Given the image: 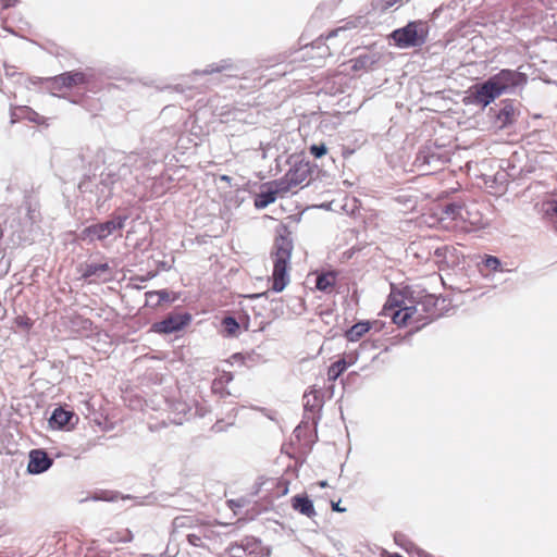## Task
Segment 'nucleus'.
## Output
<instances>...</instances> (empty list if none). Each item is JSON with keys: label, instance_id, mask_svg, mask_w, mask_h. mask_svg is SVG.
<instances>
[{"label": "nucleus", "instance_id": "nucleus-1", "mask_svg": "<svg viewBox=\"0 0 557 557\" xmlns=\"http://www.w3.org/2000/svg\"><path fill=\"white\" fill-rule=\"evenodd\" d=\"M380 314L389 317L398 327H411L416 331L431 321L424 304H413L401 290L391 292Z\"/></svg>", "mask_w": 557, "mask_h": 557}, {"label": "nucleus", "instance_id": "nucleus-2", "mask_svg": "<svg viewBox=\"0 0 557 557\" xmlns=\"http://www.w3.org/2000/svg\"><path fill=\"white\" fill-rule=\"evenodd\" d=\"M294 249L292 232L288 226L280 225L270 252L273 270L271 275V288L281 293L290 282V258Z\"/></svg>", "mask_w": 557, "mask_h": 557}, {"label": "nucleus", "instance_id": "nucleus-3", "mask_svg": "<svg viewBox=\"0 0 557 557\" xmlns=\"http://www.w3.org/2000/svg\"><path fill=\"white\" fill-rule=\"evenodd\" d=\"M391 37L399 48L418 47L426 41L428 29L422 21H413L403 28L395 29Z\"/></svg>", "mask_w": 557, "mask_h": 557}, {"label": "nucleus", "instance_id": "nucleus-4", "mask_svg": "<svg viewBox=\"0 0 557 557\" xmlns=\"http://www.w3.org/2000/svg\"><path fill=\"white\" fill-rule=\"evenodd\" d=\"M48 88L53 92H65L85 85L87 83L86 74L82 71L65 72L54 77L46 78Z\"/></svg>", "mask_w": 557, "mask_h": 557}, {"label": "nucleus", "instance_id": "nucleus-5", "mask_svg": "<svg viewBox=\"0 0 557 557\" xmlns=\"http://www.w3.org/2000/svg\"><path fill=\"white\" fill-rule=\"evenodd\" d=\"M488 79L495 87V90L500 96L504 92H506L509 88L525 85L528 82V76L527 74L515 70L503 69Z\"/></svg>", "mask_w": 557, "mask_h": 557}, {"label": "nucleus", "instance_id": "nucleus-6", "mask_svg": "<svg viewBox=\"0 0 557 557\" xmlns=\"http://www.w3.org/2000/svg\"><path fill=\"white\" fill-rule=\"evenodd\" d=\"M190 313L173 311L169 313L163 320L153 323L151 331L159 334H171L183 330L190 323Z\"/></svg>", "mask_w": 557, "mask_h": 557}, {"label": "nucleus", "instance_id": "nucleus-7", "mask_svg": "<svg viewBox=\"0 0 557 557\" xmlns=\"http://www.w3.org/2000/svg\"><path fill=\"white\" fill-rule=\"evenodd\" d=\"M126 216H116L103 223L90 225L83 230L82 238H90L102 240L110 236L114 231L122 230L124 227Z\"/></svg>", "mask_w": 557, "mask_h": 557}, {"label": "nucleus", "instance_id": "nucleus-8", "mask_svg": "<svg viewBox=\"0 0 557 557\" xmlns=\"http://www.w3.org/2000/svg\"><path fill=\"white\" fill-rule=\"evenodd\" d=\"M469 211L461 203H449L443 210L442 220H450L454 222V227L466 230L469 225H474L476 222L470 220Z\"/></svg>", "mask_w": 557, "mask_h": 557}, {"label": "nucleus", "instance_id": "nucleus-9", "mask_svg": "<svg viewBox=\"0 0 557 557\" xmlns=\"http://www.w3.org/2000/svg\"><path fill=\"white\" fill-rule=\"evenodd\" d=\"M308 175L309 171L305 166L298 165L289 169L286 174L280 180H276V182L277 185L281 186V190L287 194L293 188L304 184L307 181Z\"/></svg>", "mask_w": 557, "mask_h": 557}, {"label": "nucleus", "instance_id": "nucleus-10", "mask_svg": "<svg viewBox=\"0 0 557 557\" xmlns=\"http://www.w3.org/2000/svg\"><path fill=\"white\" fill-rule=\"evenodd\" d=\"M471 97H472L473 103L482 106V107H487L496 98H498L499 95L495 90V87L490 82V79H487L483 84L474 85L471 88Z\"/></svg>", "mask_w": 557, "mask_h": 557}, {"label": "nucleus", "instance_id": "nucleus-11", "mask_svg": "<svg viewBox=\"0 0 557 557\" xmlns=\"http://www.w3.org/2000/svg\"><path fill=\"white\" fill-rule=\"evenodd\" d=\"M263 187H265L267 190H261L253 199V205L257 209H264L269 205L275 202L277 196L285 195V193L281 190V186L277 185L276 181L267 183Z\"/></svg>", "mask_w": 557, "mask_h": 557}, {"label": "nucleus", "instance_id": "nucleus-12", "mask_svg": "<svg viewBox=\"0 0 557 557\" xmlns=\"http://www.w3.org/2000/svg\"><path fill=\"white\" fill-rule=\"evenodd\" d=\"M358 352L351 351L344 354L337 361L333 362L327 369V380L335 382L348 367L355 364L358 360Z\"/></svg>", "mask_w": 557, "mask_h": 557}, {"label": "nucleus", "instance_id": "nucleus-13", "mask_svg": "<svg viewBox=\"0 0 557 557\" xmlns=\"http://www.w3.org/2000/svg\"><path fill=\"white\" fill-rule=\"evenodd\" d=\"M52 465V460L48 454L41 449H34L29 454V462L27 469L30 473L38 474L48 470Z\"/></svg>", "mask_w": 557, "mask_h": 557}, {"label": "nucleus", "instance_id": "nucleus-14", "mask_svg": "<svg viewBox=\"0 0 557 557\" xmlns=\"http://www.w3.org/2000/svg\"><path fill=\"white\" fill-rule=\"evenodd\" d=\"M243 552L255 557H269L271 549L264 546L261 541L253 536H246L239 542Z\"/></svg>", "mask_w": 557, "mask_h": 557}, {"label": "nucleus", "instance_id": "nucleus-15", "mask_svg": "<svg viewBox=\"0 0 557 557\" xmlns=\"http://www.w3.org/2000/svg\"><path fill=\"white\" fill-rule=\"evenodd\" d=\"M290 505L295 511L308 518H313L317 515L313 503L307 495H295Z\"/></svg>", "mask_w": 557, "mask_h": 557}, {"label": "nucleus", "instance_id": "nucleus-16", "mask_svg": "<svg viewBox=\"0 0 557 557\" xmlns=\"http://www.w3.org/2000/svg\"><path fill=\"white\" fill-rule=\"evenodd\" d=\"M433 246L429 240L421 239L417 242H412L409 246V251L416 257L420 262H426L432 257Z\"/></svg>", "mask_w": 557, "mask_h": 557}, {"label": "nucleus", "instance_id": "nucleus-17", "mask_svg": "<svg viewBox=\"0 0 557 557\" xmlns=\"http://www.w3.org/2000/svg\"><path fill=\"white\" fill-rule=\"evenodd\" d=\"M517 111L510 100L503 102V108L499 110L496 121L500 128L511 125L516 121Z\"/></svg>", "mask_w": 557, "mask_h": 557}, {"label": "nucleus", "instance_id": "nucleus-18", "mask_svg": "<svg viewBox=\"0 0 557 557\" xmlns=\"http://www.w3.org/2000/svg\"><path fill=\"white\" fill-rule=\"evenodd\" d=\"M12 123H15L14 116L18 119H26L37 125H48L47 120L45 116L37 113L35 110H33L29 107H18L15 109V111L12 113Z\"/></svg>", "mask_w": 557, "mask_h": 557}, {"label": "nucleus", "instance_id": "nucleus-19", "mask_svg": "<svg viewBox=\"0 0 557 557\" xmlns=\"http://www.w3.org/2000/svg\"><path fill=\"white\" fill-rule=\"evenodd\" d=\"M74 412L63 407L55 408L50 418V424L58 429L64 428L71 423Z\"/></svg>", "mask_w": 557, "mask_h": 557}, {"label": "nucleus", "instance_id": "nucleus-20", "mask_svg": "<svg viewBox=\"0 0 557 557\" xmlns=\"http://www.w3.org/2000/svg\"><path fill=\"white\" fill-rule=\"evenodd\" d=\"M371 329H372L371 322H369V321L358 322L345 332V337L349 342H358Z\"/></svg>", "mask_w": 557, "mask_h": 557}, {"label": "nucleus", "instance_id": "nucleus-21", "mask_svg": "<svg viewBox=\"0 0 557 557\" xmlns=\"http://www.w3.org/2000/svg\"><path fill=\"white\" fill-rule=\"evenodd\" d=\"M336 277L337 275L334 271L325 272L318 275L315 281L317 289L324 293H331L336 284Z\"/></svg>", "mask_w": 557, "mask_h": 557}, {"label": "nucleus", "instance_id": "nucleus-22", "mask_svg": "<svg viewBox=\"0 0 557 557\" xmlns=\"http://www.w3.org/2000/svg\"><path fill=\"white\" fill-rule=\"evenodd\" d=\"M200 524V520L195 516L182 515L174 518L172 528L174 532L185 529H191Z\"/></svg>", "mask_w": 557, "mask_h": 557}, {"label": "nucleus", "instance_id": "nucleus-23", "mask_svg": "<svg viewBox=\"0 0 557 557\" xmlns=\"http://www.w3.org/2000/svg\"><path fill=\"white\" fill-rule=\"evenodd\" d=\"M232 381L233 374L231 372H222L212 382L213 393L220 394L221 396L230 395V392L226 391V385L230 384Z\"/></svg>", "mask_w": 557, "mask_h": 557}, {"label": "nucleus", "instance_id": "nucleus-24", "mask_svg": "<svg viewBox=\"0 0 557 557\" xmlns=\"http://www.w3.org/2000/svg\"><path fill=\"white\" fill-rule=\"evenodd\" d=\"M376 62V58L371 54H361L349 61L352 72L367 71Z\"/></svg>", "mask_w": 557, "mask_h": 557}, {"label": "nucleus", "instance_id": "nucleus-25", "mask_svg": "<svg viewBox=\"0 0 557 557\" xmlns=\"http://www.w3.org/2000/svg\"><path fill=\"white\" fill-rule=\"evenodd\" d=\"M222 325L228 336H235L239 330V324L233 317H225Z\"/></svg>", "mask_w": 557, "mask_h": 557}, {"label": "nucleus", "instance_id": "nucleus-26", "mask_svg": "<svg viewBox=\"0 0 557 557\" xmlns=\"http://www.w3.org/2000/svg\"><path fill=\"white\" fill-rule=\"evenodd\" d=\"M109 270V265L107 263H92L88 264L84 271L85 277H90L97 275L100 272H106Z\"/></svg>", "mask_w": 557, "mask_h": 557}, {"label": "nucleus", "instance_id": "nucleus-27", "mask_svg": "<svg viewBox=\"0 0 557 557\" xmlns=\"http://www.w3.org/2000/svg\"><path fill=\"white\" fill-rule=\"evenodd\" d=\"M13 322L16 327L25 332H28L34 325V321L26 314H20L15 317Z\"/></svg>", "mask_w": 557, "mask_h": 557}, {"label": "nucleus", "instance_id": "nucleus-28", "mask_svg": "<svg viewBox=\"0 0 557 557\" xmlns=\"http://www.w3.org/2000/svg\"><path fill=\"white\" fill-rule=\"evenodd\" d=\"M434 251V263L441 265L445 262V258L447 252L449 251V248L447 246H441V247H433Z\"/></svg>", "mask_w": 557, "mask_h": 557}, {"label": "nucleus", "instance_id": "nucleus-29", "mask_svg": "<svg viewBox=\"0 0 557 557\" xmlns=\"http://www.w3.org/2000/svg\"><path fill=\"white\" fill-rule=\"evenodd\" d=\"M309 152L314 158H322L323 156L326 154L327 148L324 144H319V145L314 144V145L310 146Z\"/></svg>", "mask_w": 557, "mask_h": 557}, {"label": "nucleus", "instance_id": "nucleus-30", "mask_svg": "<svg viewBox=\"0 0 557 557\" xmlns=\"http://www.w3.org/2000/svg\"><path fill=\"white\" fill-rule=\"evenodd\" d=\"M483 264L492 271H498L500 268L499 259L494 256H486L483 260Z\"/></svg>", "mask_w": 557, "mask_h": 557}, {"label": "nucleus", "instance_id": "nucleus-31", "mask_svg": "<svg viewBox=\"0 0 557 557\" xmlns=\"http://www.w3.org/2000/svg\"><path fill=\"white\" fill-rule=\"evenodd\" d=\"M289 488V481L286 479H280L276 482V494L278 496L286 495Z\"/></svg>", "mask_w": 557, "mask_h": 557}, {"label": "nucleus", "instance_id": "nucleus-32", "mask_svg": "<svg viewBox=\"0 0 557 557\" xmlns=\"http://www.w3.org/2000/svg\"><path fill=\"white\" fill-rule=\"evenodd\" d=\"M240 552H243V548L239 543H232L227 547V553L231 555V557H242Z\"/></svg>", "mask_w": 557, "mask_h": 557}, {"label": "nucleus", "instance_id": "nucleus-33", "mask_svg": "<svg viewBox=\"0 0 557 557\" xmlns=\"http://www.w3.org/2000/svg\"><path fill=\"white\" fill-rule=\"evenodd\" d=\"M403 0H380L379 8L381 11H386L396 3L401 2Z\"/></svg>", "mask_w": 557, "mask_h": 557}, {"label": "nucleus", "instance_id": "nucleus-34", "mask_svg": "<svg viewBox=\"0 0 557 557\" xmlns=\"http://www.w3.org/2000/svg\"><path fill=\"white\" fill-rule=\"evenodd\" d=\"M187 541L193 546H196V547L202 546L201 537L199 535H197V534H188L187 535Z\"/></svg>", "mask_w": 557, "mask_h": 557}, {"label": "nucleus", "instance_id": "nucleus-35", "mask_svg": "<svg viewBox=\"0 0 557 557\" xmlns=\"http://www.w3.org/2000/svg\"><path fill=\"white\" fill-rule=\"evenodd\" d=\"M331 506H332L333 511H336V512H345L346 511V508L341 507L339 500L338 502L332 500Z\"/></svg>", "mask_w": 557, "mask_h": 557}, {"label": "nucleus", "instance_id": "nucleus-36", "mask_svg": "<svg viewBox=\"0 0 557 557\" xmlns=\"http://www.w3.org/2000/svg\"><path fill=\"white\" fill-rule=\"evenodd\" d=\"M550 206L549 212L557 216V201H553Z\"/></svg>", "mask_w": 557, "mask_h": 557}, {"label": "nucleus", "instance_id": "nucleus-37", "mask_svg": "<svg viewBox=\"0 0 557 557\" xmlns=\"http://www.w3.org/2000/svg\"><path fill=\"white\" fill-rule=\"evenodd\" d=\"M28 215H29V219L35 221L36 220V216H35V210L33 209H28Z\"/></svg>", "mask_w": 557, "mask_h": 557}, {"label": "nucleus", "instance_id": "nucleus-38", "mask_svg": "<svg viewBox=\"0 0 557 557\" xmlns=\"http://www.w3.org/2000/svg\"><path fill=\"white\" fill-rule=\"evenodd\" d=\"M158 295L161 297V299H165L168 297V294L164 290L158 292Z\"/></svg>", "mask_w": 557, "mask_h": 557}, {"label": "nucleus", "instance_id": "nucleus-39", "mask_svg": "<svg viewBox=\"0 0 557 557\" xmlns=\"http://www.w3.org/2000/svg\"><path fill=\"white\" fill-rule=\"evenodd\" d=\"M309 394H312L314 396V398H317L318 391L314 389L313 387H311L309 391Z\"/></svg>", "mask_w": 557, "mask_h": 557}, {"label": "nucleus", "instance_id": "nucleus-40", "mask_svg": "<svg viewBox=\"0 0 557 557\" xmlns=\"http://www.w3.org/2000/svg\"><path fill=\"white\" fill-rule=\"evenodd\" d=\"M318 485H319L320 487H326V486H327V483H326V481H320V482H318Z\"/></svg>", "mask_w": 557, "mask_h": 557}, {"label": "nucleus", "instance_id": "nucleus-41", "mask_svg": "<svg viewBox=\"0 0 557 557\" xmlns=\"http://www.w3.org/2000/svg\"><path fill=\"white\" fill-rule=\"evenodd\" d=\"M132 540V534L127 532L126 536L124 537L125 542H129Z\"/></svg>", "mask_w": 557, "mask_h": 557}, {"label": "nucleus", "instance_id": "nucleus-42", "mask_svg": "<svg viewBox=\"0 0 557 557\" xmlns=\"http://www.w3.org/2000/svg\"><path fill=\"white\" fill-rule=\"evenodd\" d=\"M389 557H404V556L398 553H394V554H391Z\"/></svg>", "mask_w": 557, "mask_h": 557}]
</instances>
